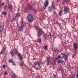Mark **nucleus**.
<instances>
[{
	"label": "nucleus",
	"instance_id": "c9c22d12",
	"mask_svg": "<svg viewBox=\"0 0 78 78\" xmlns=\"http://www.w3.org/2000/svg\"><path fill=\"white\" fill-rule=\"evenodd\" d=\"M51 39H52V36L51 35H50Z\"/></svg>",
	"mask_w": 78,
	"mask_h": 78
},
{
	"label": "nucleus",
	"instance_id": "6e6552de",
	"mask_svg": "<svg viewBox=\"0 0 78 78\" xmlns=\"http://www.w3.org/2000/svg\"><path fill=\"white\" fill-rule=\"evenodd\" d=\"M33 67L37 70H39L41 69V66L39 65L34 66Z\"/></svg>",
	"mask_w": 78,
	"mask_h": 78
},
{
	"label": "nucleus",
	"instance_id": "bb28decb",
	"mask_svg": "<svg viewBox=\"0 0 78 78\" xmlns=\"http://www.w3.org/2000/svg\"><path fill=\"white\" fill-rule=\"evenodd\" d=\"M20 58H19V59L20 61H22V57L21 56H20Z\"/></svg>",
	"mask_w": 78,
	"mask_h": 78
},
{
	"label": "nucleus",
	"instance_id": "58836bf2",
	"mask_svg": "<svg viewBox=\"0 0 78 78\" xmlns=\"http://www.w3.org/2000/svg\"><path fill=\"white\" fill-rule=\"evenodd\" d=\"M2 5H0V8H2Z\"/></svg>",
	"mask_w": 78,
	"mask_h": 78
},
{
	"label": "nucleus",
	"instance_id": "f03ea898",
	"mask_svg": "<svg viewBox=\"0 0 78 78\" xmlns=\"http://www.w3.org/2000/svg\"><path fill=\"white\" fill-rule=\"evenodd\" d=\"M37 36L39 37L40 36H41L43 34L44 32L42 31V30L41 29H37Z\"/></svg>",
	"mask_w": 78,
	"mask_h": 78
},
{
	"label": "nucleus",
	"instance_id": "ddd939ff",
	"mask_svg": "<svg viewBox=\"0 0 78 78\" xmlns=\"http://www.w3.org/2000/svg\"><path fill=\"white\" fill-rule=\"evenodd\" d=\"M27 8H28V9H29L30 10H32L33 9V7H32L31 5H29Z\"/></svg>",
	"mask_w": 78,
	"mask_h": 78
},
{
	"label": "nucleus",
	"instance_id": "7ed1b4c3",
	"mask_svg": "<svg viewBox=\"0 0 78 78\" xmlns=\"http://www.w3.org/2000/svg\"><path fill=\"white\" fill-rule=\"evenodd\" d=\"M18 28V30L20 31H23V28L24 27V25L22 23V22H21V24H20V26L19 27L18 26H17Z\"/></svg>",
	"mask_w": 78,
	"mask_h": 78
},
{
	"label": "nucleus",
	"instance_id": "e433bc0d",
	"mask_svg": "<svg viewBox=\"0 0 78 78\" xmlns=\"http://www.w3.org/2000/svg\"><path fill=\"white\" fill-rule=\"evenodd\" d=\"M76 76L77 78H78V74L76 75Z\"/></svg>",
	"mask_w": 78,
	"mask_h": 78
},
{
	"label": "nucleus",
	"instance_id": "1a4fd4ad",
	"mask_svg": "<svg viewBox=\"0 0 78 78\" xmlns=\"http://www.w3.org/2000/svg\"><path fill=\"white\" fill-rule=\"evenodd\" d=\"M66 55V54H64L63 53H61L60 55H58L59 58L62 59Z\"/></svg>",
	"mask_w": 78,
	"mask_h": 78
},
{
	"label": "nucleus",
	"instance_id": "4c0bfd02",
	"mask_svg": "<svg viewBox=\"0 0 78 78\" xmlns=\"http://www.w3.org/2000/svg\"><path fill=\"white\" fill-rule=\"evenodd\" d=\"M56 23H58V21H56Z\"/></svg>",
	"mask_w": 78,
	"mask_h": 78
},
{
	"label": "nucleus",
	"instance_id": "9d476101",
	"mask_svg": "<svg viewBox=\"0 0 78 78\" xmlns=\"http://www.w3.org/2000/svg\"><path fill=\"white\" fill-rule=\"evenodd\" d=\"M48 5V1L47 0L44 3V5L45 7H47Z\"/></svg>",
	"mask_w": 78,
	"mask_h": 78
},
{
	"label": "nucleus",
	"instance_id": "f8f14e48",
	"mask_svg": "<svg viewBox=\"0 0 78 78\" xmlns=\"http://www.w3.org/2000/svg\"><path fill=\"white\" fill-rule=\"evenodd\" d=\"M50 57L47 58V64L48 65L49 62H50Z\"/></svg>",
	"mask_w": 78,
	"mask_h": 78
},
{
	"label": "nucleus",
	"instance_id": "423d86ee",
	"mask_svg": "<svg viewBox=\"0 0 78 78\" xmlns=\"http://www.w3.org/2000/svg\"><path fill=\"white\" fill-rule=\"evenodd\" d=\"M73 47L75 51H76L78 49V43H74L73 44Z\"/></svg>",
	"mask_w": 78,
	"mask_h": 78
},
{
	"label": "nucleus",
	"instance_id": "c756f323",
	"mask_svg": "<svg viewBox=\"0 0 78 78\" xmlns=\"http://www.w3.org/2000/svg\"><path fill=\"white\" fill-rule=\"evenodd\" d=\"M59 56H58V57H55V59H56V60H58V59H59Z\"/></svg>",
	"mask_w": 78,
	"mask_h": 78
},
{
	"label": "nucleus",
	"instance_id": "a211bd4d",
	"mask_svg": "<svg viewBox=\"0 0 78 78\" xmlns=\"http://www.w3.org/2000/svg\"><path fill=\"white\" fill-rule=\"evenodd\" d=\"M62 13V10H61L59 12V15L60 16H61V15Z\"/></svg>",
	"mask_w": 78,
	"mask_h": 78
},
{
	"label": "nucleus",
	"instance_id": "a878e982",
	"mask_svg": "<svg viewBox=\"0 0 78 78\" xmlns=\"http://www.w3.org/2000/svg\"><path fill=\"white\" fill-rule=\"evenodd\" d=\"M4 73L5 75H8V72L7 71H5V72H4Z\"/></svg>",
	"mask_w": 78,
	"mask_h": 78
},
{
	"label": "nucleus",
	"instance_id": "f257e3e1",
	"mask_svg": "<svg viewBox=\"0 0 78 78\" xmlns=\"http://www.w3.org/2000/svg\"><path fill=\"white\" fill-rule=\"evenodd\" d=\"M28 21L29 23L32 22L34 20V18L33 16L30 14H29L27 15Z\"/></svg>",
	"mask_w": 78,
	"mask_h": 78
},
{
	"label": "nucleus",
	"instance_id": "2eb2a0df",
	"mask_svg": "<svg viewBox=\"0 0 78 78\" xmlns=\"http://www.w3.org/2000/svg\"><path fill=\"white\" fill-rule=\"evenodd\" d=\"M58 63H61V64H62V63H64L63 60H61L60 59L58 60Z\"/></svg>",
	"mask_w": 78,
	"mask_h": 78
},
{
	"label": "nucleus",
	"instance_id": "72a5a7b5",
	"mask_svg": "<svg viewBox=\"0 0 78 78\" xmlns=\"http://www.w3.org/2000/svg\"><path fill=\"white\" fill-rule=\"evenodd\" d=\"M18 56H21V54H20V53H18Z\"/></svg>",
	"mask_w": 78,
	"mask_h": 78
},
{
	"label": "nucleus",
	"instance_id": "79ce46f5",
	"mask_svg": "<svg viewBox=\"0 0 78 78\" xmlns=\"http://www.w3.org/2000/svg\"><path fill=\"white\" fill-rule=\"evenodd\" d=\"M35 78H38L37 77H36Z\"/></svg>",
	"mask_w": 78,
	"mask_h": 78
},
{
	"label": "nucleus",
	"instance_id": "dca6fc26",
	"mask_svg": "<svg viewBox=\"0 0 78 78\" xmlns=\"http://www.w3.org/2000/svg\"><path fill=\"white\" fill-rule=\"evenodd\" d=\"M68 57V55L65 54V61H67V58Z\"/></svg>",
	"mask_w": 78,
	"mask_h": 78
},
{
	"label": "nucleus",
	"instance_id": "20e7f679",
	"mask_svg": "<svg viewBox=\"0 0 78 78\" xmlns=\"http://www.w3.org/2000/svg\"><path fill=\"white\" fill-rule=\"evenodd\" d=\"M48 11L49 12H51L52 10H55L56 9V7H55V5H52L51 7H49L48 8Z\"/></svg>",
	"mask_w": 78,
	"mask_h": 78
},
{
	"label": "nucleus",
	"instance_id": "4be33fe9",
	"mask_svg": "<svg viewBox=\"0 0 78 78\" xmlns=\"http://www.w3.org/2000/svg\"><path fill=\"white\" fill-rule=\"evenodd\" d=\"M20 66H22L23 65V62H21L20 64Z\"/></svg>",
	"mask_w": 78,
	"mask_h": 78
},
{
	"label": "nucleus",
	"instance_id": "4468645a",
	"mask_svg": "<svg viewBox=\"0 0 78 78\" xmlns=\"http://www.w3.org/2000/svg\"><path fill=\"white\" fill-rule=\"evenodd\" d=\"M8 8L11 11V9H12V5H8Z\"/></svg>",
	"mask_w": 78,
	"mask_h": 78
},
{
	"label": "nucleus",
	"instance_id": "c85d7f7f",
	"mask_svg": "<svg viewBox=\"0 0 78 78\" xmlns=\"http://www.w3.org/2000/svg\"><path fill=\"white\" fill-rule=\"evenodd\" d=\"M47 48H48V47H47V46L46 45L44 46V49H47Z\"/></svg>",
	"mask_w": 78,
	"mask_h": 78
},
{
	"label": "nucleus",
	"instance_id": "a19ab883",
	"mask_svg": "<svg viewBox=\"0 0 78 78\" xmlns=\"http://www.w3.org/2000/svg\"><path fill=\"white\" fill-rule=\"evenodd\" d=\"M55 53H56V51H55Z\"/></svg>",
	"mask_w": 78,
	"mask_h": 78
},
{
	"label": "nucleus",
	"instance_id": "473e14b6",
	"mask_svg": "<svg viewBox=\"0 0 78 78\" xmlns=\"http://www.w3.org/2000/svg\"><path fill=\"white\" fill-rule=\"evenodd\" d=\"M1 6H3L4 5V3L3 2L1 4Z\"/></svg>",
	"mask_w": 78,
	"mask_h": 78
},
{
	"label": "nucleus",
	"instance_id": "b1692460",
	"mask_svg": "<svg viewBox=\"0 0 78 78\" xmlns=\"http://www.w3.org/2000/svg\"><path fill=\"white\" fill-rule=\"evenodd\" d=\"M12 75L13 76V77H14V78H16V75H15V74L14 73H13L12 74Z\"/></svg>",
	"mask_w": 78,
	"mask_h": 78
},
{
	"label": "nucleus",
	"instance_id": "aec40b11",
	"mask_svg": "<svg viewBox=\"0 0 78 78\" xmlns=\"http://www.w3.org/2000/svg\"><path fill=\"white\" fill-rule=\"evenodd\" d=\"M9 62H12H12H14V61H13L11 59H9Z\"/></svg>",
	"mask_w": 78,
	"mask_h": 78
},
{
	"label": "nucleus",
	"instance_id": "0eeeda50",
	"mask_svg": "<svg viewBox=\"0 0 78 78\" xmlns=\"http://www.w3.org/2000/svg\"><path fill=\"white\" fill-rule=\"evenodd\" d=\"M64 11L66 12H69L70 9L68 6H64Z\"/></svg>",
	"mask_w": 78,
	"mask_h": 78
},
{
	"label": "nucleus",
	"instance_id": "cd10ccee",
	"mask_svg": "<svg viewBox=\"0 0 78 78\" xmlns=\"http://www.w3.org/2000/svg\"><path fill=\"white\" fill-rule=\"evenodd\" d=\"M53 76H54L53 78H56V75H55V74H53Z\"/></svg>",
	"mask_w": 78,
	"mask_h": 78
},
{
	"label": "nucleus",
	"instance_id": "5701e85b",
	"mask_svg": "<svg viewBox=\"0 0 78 78\" xmlns=\"http://www.w3.org/2000/svg\"><path fill=\"white\" fill-rule=\"evenodd\" d=\"M2 14H4V15H6L7 13L6 12H2Z\"/></svg>",
	"mask_w": 78,
	"mask_h": 78
},
{
	"label": "nucleus",
	"instance_id": "9b49d317",
	"mask_svg": "<svg viewBox=\"0 0 78 78\" xmlns=\"http://www.w3.org/2000/svg\"><path fill=\"white\" fill-rule=\"evenodd\" d=\"M6 51V48H4L1 51L0 53L1 54H3V53H5V51Z\"/></svg>",
	"mask_w": 78,
	"mask_h": 78
},
{
	"label": "nucleus",
	"instance_id": "ea45409f",
	"mask_svg": "<svg viewBox=\"0 0 78 78\" xmlns=\"http://www.w3.org/2000/svg\"><path fill=\"white\" fill-rule=\"evenodd\" d=\"M65 2H66V3H67V2L66 1H65Z\"/></svg>",
	"mask_w": 78,
	"mask_h": 78
},
{
	"label": "nucleus",
	"instance_id": "6ab92c4d",
	"mask_svg": "<svg viewBox=\"0 0 78 78\" xmlns=\"http://www.w3.org/2000/svg\"><path fill=\"white\" fill-rule=\"evenodd\" d=\"M43 64V63L41 61H39L38 62V66H40L41 64Z\"/></svg>",
	"mask_w": 78,
	"mask_h": 78
},
{
	"label": "nucleus",
	"instance_id": "393cba45",
	"mask_svg": "<svg viewBox=\"0 0 78 78\" xmlns=\"http://www.w3.org/2000/svg\"><path fill=\"white\" fill-rule=\"evenodd\" d=\"M38 42H39L40 43V42H41V39H40V38L38 39Z\"/></svg>",
	"mask_w": 78,
	"mask_h": 78
},
{
	"label": "nucleus",
	"instance_id": "7c9ffc66",
	"mask_svg": "<svg viewBox=\"0 0 78 78\" xmlns=\"http://www.w3.org/2000/svg\"><path fill=\"white\" fill-rule=\"evenodd\" d=\"M12 65H13V66H16V63L15 62H12Z\"/></svg>",
	"mask_w": 78,
	"mask_h": 78
},
{
	"label": "nucleus",
	"instance_id": "f704fd0d",
	"mask_svg": "<svg viewBox=\"0 0 78 78\" xmlns=\"http://www.w3.org/2000/svg\"><path fill=\"white\" fill-rule=\"evenodd\" d=\"M2 30H0V34H1V33H2Z\"/></svg>",
	"mask_w": 78,
	"mask_h": 78
},
{
	"label": "nucleus",
	"instance_id": "39448f33",
	"mask_svg": "<svg viewBox=\"0 0 78 78\" xmlns=\"http://www.w3.org/2000/svg\"><path fill=\"white\" fill-rule=\"evenodd\" d=\"M11 53L13 56H14V53H16V54H17L18 53V51H17V50L16 49H14L13 50V51H12L11 52Z\"/></svg>",
	"mask_w": 78,
	"mask_h": 78
},
{
	"label": "nucleus",
	"instance_id": "f3484780",
	"mask_svg": "<svg viewBox=\"0 0 78 78\" xmlns=\"http://www.w3.org/2000/svg\"><path fill=\"white\" fill-rule=\"evenodd\" d=\"M20 16V13H17L16 14L15 17H19Z\"/></svg>",
	"mask_w": 78,
	"mask_h": 78
},
{
	"label": "nucleus",
	"instance_id": "2f4dec72",
	"mask_svg": "<svg viewBox=\"0 0 78 78\" xmlns=\"http://www.w3.org/2000/svg\"><path fill=\"white\" fill-rule=\"evenodd\" d=\"M3 68H5V67H6V65H4L3 66Z\"/></svg>",
	"mask_w": 78,
	"mask_h": 78
},
{
	"label": "nucleus",
	"instance_id": "412c9836",
	"mask_svg": "<svg viewBox=\"0 0 78 78\" xmlns=\"http://www.w3.org/2000/svg\"><path fill=\"white\" fill-rule=\"evenodd\" d=\"M37 64H38V62L37 61H36L34 63V64L35 66H37Z\"/></svg>",
	"mask_w": 78,
	"mask_h": 78
}]
</instances>
